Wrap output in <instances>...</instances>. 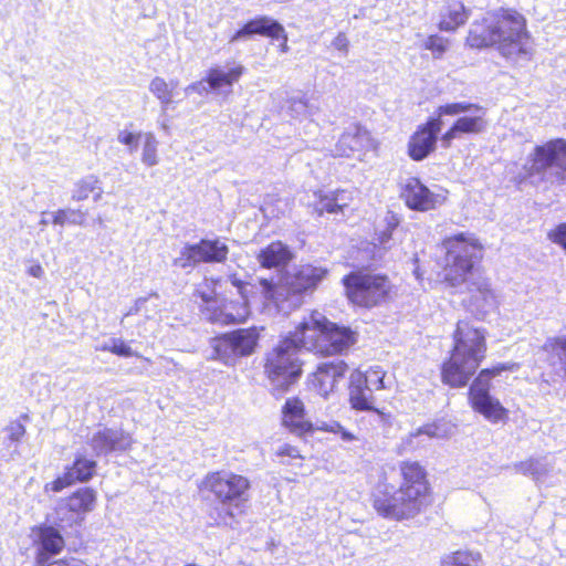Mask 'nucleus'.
Wrapping results in <instances>:
<instances>
[{
	"instance_id": "1",
	"label": "nucleus",
	"mask_w": 566,
	"mask_h": 566,
	"mask_svg": "<svg viewBox=\"0 0 566 566\" xmlns=\"http://www.w3.org/2000/svg\"><path fill=\"white\" fill-rule=\"evenodd\" d=\"M444 250L442 282L450 287L465 285L470 294L468 308L482 318L495 304V294L490 279L479 265L483 259L484 245L469 232L447 235L441 240Z\"/></svg>"
},
{
	"instance_id": "2",
	"label": "nucleus",
	"mask_w": 566,
	"mask_h": 566,
	"mask_svg": "<svg viewBox=\"0 0 566 566\" xmlns=\"http://www.w3.org/2000/svg\"><path fill=\"white\" fill-rule=\"evenodd\" d=\"M399 484L379 481L370 494L376 513L397 522L415 518L433 504L434 492L430 473L418 460L398 463Z\"/></svg>"
},
{
	"instance_id": "3",
	"label": "nucleus",
	"mask_w": 566,
	"mask_h": 566,
	"mask_svg": "<svg viewBox=\"0 0 566 566\" xmlns=\"http://www.w3.org/2000/svg\"><path fill=\"white\" fill-rule=\"evenodd\" d=\"M532 33L527 18L514 7H499L475 19L464 45L474 51L495 49L507 61L532 56Z\"/></svg>"
},
{
	"instance_id": "4",
	"label": "nucleus",
	"mask_w": 566,
	"mask_h": 566,
	"mask_svg": "<svg viewBox=\"0 0 566 566\" xmlns=\"http://www.w3.org/2000/svg\"><path fill=\"white\" fill-rule=\"evenodd\" d=\"M486 329L460 319L452 333V346L440 365L441 382L452 389L467 387L486 358Z\"/></svg>"
},
{
	"instance_id": "5",
	"label": "nucleus",
	"mask_w": 566,
	"mask_h": 566,
	"mask_svg": "<svg viewBox=\"0 0 566 566\" xmlns=\"http://www.w3.org/2000/svg\"><path fill=\"white\" fill-rule=\"evenodd\" d=\"M229 281L237 289V293L220 276L205 277L193 290V297L200 301V313L212 324L240 325L251 316L245 295L248 282L235 273L229 275Z\"/></svg>"
},
{
	"instance_id": "6",
	"label": "nucleus",
	"mask_w": 566,
	"mask_h": 566,
	"mask_svg": "<svg viewBox=\"0 0 566 566\" xmlns=\"http://www.w3.org/2000/svg\"><path fill=\"white\" fill-rule=\"evenodd\" d=\"M251 481L248 476L231 471L208 472L198 483V491L211 495L221 506L209 512L211 526H231L235 522L234 510H241L249 499Z\"/></svg>"
},
{
	"instance_id": "7",
	"label": "nucleus",
	"mask_w": 566,
	"mask_h": 566,
	"mask_svg": "<svg viewBox=\"0 0 566 566\" xmlns=\"http://www.w3.org/2000/svg\"><path fill=\"white\" fill-rule=\"evenodd\" d=\"M340 283L348 304L359 310L382 306L392 298L395 289L388 274L368 269L349 271Z\"/></svg>"
},
{
	"instance_id": "8",
	"label": "nucleus",
	"mask_w": 566,
	"mask_h": 566,
	"mask_svg": "<svg viewBox=\"0 0 566 566\" xmlns=\"http://www.w3.org/2000/svg\"><path fill=\"white\" fill-rule=\"evenodd\" d=\"M303 366L297 350L283 336L264 354L262 361L263 375L273 385V394L290 391L301 379Z\"/></svg>"
},
{
	"instance_id": "9",
	"label": "nucleus",
	"mask_w": 566,
	"mask_h": 566,
	"mask_svg": "<svg viewBox=\"0 0 566 566\" xmlns=\"http://www.w3.org/2000/svg\"><path fill=\"white\" fill-rule=\"evenodd\" d=\"M516 365L513 363H499L482 368L468 389V401L473 411L483 416L492 423L507 422L510 411L499 399L490 394L491 381L502 373L513 371Z\"/></svg>"
},
{
	"instance_id": "10",
	"label": "nucleus",
	"mask_w": 566,
	"mask_h": 566,
	"mask_svg": "<svg viewBox=\"0 0 566 566\" xmlns=\"http://www.w3.org/2000/svg\"><path fill=\"white\" fill-rule=\"evenodd\" d=\"M534 177H538L541 181H549L551 185H566L565 138H553L533 148L524 178Z\"/></svg>"
},
{
	"instance_id": "11",
	"label": "nucleus",
	"mask_w": 566,
	"mask_h": 566,
	"mask_svg": "<svg viewBox=\"0 0 566 566\" xmlns=\"http://www.w3.org/2000/svg\"><path fill=\"white\" fill-rule=\"evenodd\" d=\"M463 113H471V115L457 118L441 135L440 142L443 148H450L453 140L462 135H479L485 132L488 127L486 109L479 104L452 102L440 105L436 109V114L441 119L443 116H457Z\"/></svg>"
},
{
	"instance_id": "12",
	"label": "nucleus",
	"mask_w": 566,
	"mask_h": 566,
	"mask_svg": "<svg viewBox=\"0 0 566 566\" xmlns=\"http://www.w3.org/2000/svg\"><path fill=\"white\" fill-rule=\"evenodd\" d=\"M263 331V326H250L222 333L213 338V353L224 364H234L255 353Z\"/></svg>"
},
{
	"instance_id": "13",
	"label": "nucleus",
	"mask_w": 566,
	"mask_h": 566,
	"mask_svg": "<svg viewBox=\"0 0 566 566\" xmlns=\"http://www.w3.org/2000/svg\"><path fill=\"white\" fill-rule=\"evenodd\" d=\"M230 249L219 238L200 239L196 243H187L174 264L181 269L195 268L199 264H222L228 261Z\"/></svg>"
},
{
	"instance_id": "14",
	"label": "nucleus",
	"mask_w": 566,
	"mask_h": 566,
	"mask_svg": "<svg viewBox=\"0 0 566 566\" xmlns=\"http://www.w3.org/2000/svg\"><path fill=\"white\" fill-rule=\"evenodd\" d=\"M449 191L439 188L431 190L419 177H408L399 187V198L412 211L427 212L443 206L448 200Z\"/></svg>"
},
{
	"instance_id": "15",
	"label": "nucleus",
	"mask_w": 566,
	"mask_h": 566,
	"mask_svg": "<svg viewBox=\"0 0 566 566\" xmlns=\"http://www.w3.org/2000/svg\"><path fill=\"white\" fill-rule=\"evenodd\" d=\"M324 324L325 315L312 311L283 337L297 353L305 350L319 357Z\"/></svg>"
},
{
	"instance_id": "16",
	"label": "nucleus",
	"mask_w": 566,
	"mask_h": 566,
	"mask_svg": "<svg viewBox=\"0 0 566 566\" xmlns=\"http://www.w3.org/2000/svg\"><path fill=\"white\" fill-rule=\"evenodd\" d=\"M359 333L349 325L338 324L325 316L319 357H334L348 354L358 343Z\"/></svg>"
},
{
	"instance_id": "17",
	"label": "nucleus",
	"mask_w": 566,
	"mask_h": 566,
	"mask_svg": "<svg viewBox=\"0 0 566 566\" xmlns=\"http://www.w3.org/2000/svg\"><path fill=\"white\" fill-rule=\"evenodd\" d=\"M377 147L378 143L371 133L364 125L355 123L340 134L332 149V157L350 158L355 155L361 156L376 150Z\"/></svg>"
},
{
	"instance_id": "18",
	"label": "nucleus",
	"mask_w": 566,
	"mask_h": 566,
	"mask_svg": "<svg viewBox=\"0 0 566 566\" xmlns=\"http://www.w3.org/2000/svg\"><path fill=\"white\" fill-rule=\"evenodd\" d=\"M442 125V119L434 113V116L417 126L407 144V154L412 160L421 161L436 150Z\"/></svg>"
},
{
	"instance_id": "19",
	"label": "nucleus",
	"mask_w": 566,
	"mask_h": 566,
	"mask_svg": "<svg viewBox=\"0 0 566 566\" xmlns=\"http://www.w3.org/2000/svg\"><path fill=\"white\" fill-rule=\"evenodd\" d=\"M96 468V461L77 454L73 462L65 467L63 474L45 483L43 490L45 493H60L72 485L86 483L95 475Z\"/></svg>"
},
{
	"instance_id": "20",
	"label": "nucleus",
	"mask_w": 566,
	"mask_h": 566,
	"mask_svg": "<svg viewBox=\"0 0 566 566\" xmlns=\"http://www.w3.org/2000/svg\"><path fill=\"white\" fill-rule=\"evenodd\" d=\"M348 403L357 412L376 413L384 422L389 423L391 413L376 406L375 398L368 394L367 374L354 370L348 381Z\"/></svg>"
},
{
	"instance_id": "21",
	"label": "nucleus",
	"mask_w": 566,
	"mask_h": 566,
	"mask_svg": "<svg viewBox=\"0 0 566 566\" xmlns=\"http://www.w3.org/2000/svg\"><path fill=\"white\" fill-rule=\"evenodd\" d=\"M348 369V364L345 360L322 363L308 376V386L318 396L327 398L338 388Z\"/></svg>"
},
{
	"instance_id": "22",
	"label": "nucleus",
	"mask_w": 566,
	"mask_h": 566,
	"mask_svg": "<svg viewBox=\"0 0 566 566\" xmlns=\"http://www.w3.org/2000/svg\"><path fill=\"white\" fill-rule=\"evenodd\" d=\"M329 271L325 266L312 263L298 266L284 283L286 296H303L314 292L325 280Z\"/></svg>"
},
{
	"instance_id": "23",
	"label": "nucleus",
	"mask_w": 566,
	"mask_h": 566,
	"mask_svg": "<svg viewBox=\"0 0 566 566\" xmlns=\"http://www.w3.org/2000/svg\"><path fill=\"white\" fill-rule=\"evenodd\" d=\"M96 505L97 491L91 486H81L62 500L61 509L67 515V525L72 526L81 524Z\"/></svg>"
},
{
	"instance_id": "24",
	"label": "nucleus",
	"mask_w": 566,
	"mask_h": 566,
	"mask_svg": "<svg viewBox=\"0 0 566 566\" xmlns=\"http://www.w3.org/2000/svg\"><path fill=\"white\" fill-rule=\"evenodd\" d=\"M281 424L298 438H304L316 431L314 423L307 418L304 401L297 396L287 398L283 403Z\"/></svg>"
},
{
	"instance_id": "25",
	"label": "nucleus",
	"mask_w": 566,
	"mask_h": 566,
	"mask_svg": "<svg viewBox=\"0 0 566 566\" xmlns=\"http://www.w3.org/2000/svg\"><path fill=\"white\" fill-rule=\"evenodd\" d=\"M38 536V549L34 563H45L59 555L65 547V541L57 528L52 525H39L32 528Z\"/></svg>"
},
{
	"instance_id": "26",
	"label": "nucleus",
	"mask_w": 566,
	"mask_h": 566,
	"mask_svg": "<svg viewBox=\"0 0 566 566\" xmlns=\"http://www.w3.org/2000/svg\"><path fill=\"white\" fill-rule=\"evenodd\" d=\"M245 73V67L242 64H234L228 71H223L219 66L210 67L206 76L192 85L197 90L202 83H207L208 88L216 93L232 91V86L240 81Z\"/></svg>"
},
{
	"instance_id": "27",
	"label": "nucleus",
	"mask_w": 566,
	"mask_h": 566,
	"mask_svg": "<svg viewBox=\"0 0 566 566\" xmlns=\"http://www.w3.org/2000/svg\"><path fill=\"white\" fill-rule=\"evenodd\" d=\"M282 32V24L268 17L256 15L242 24L231 38V41L251 38L253 35L265 36L272 41L277 38Z\"/></svg>"
},
{
	"instance_id": "28",
	"label": "nucleus",
	"mask_w": 566,
	"mask_h": 566,
	"mask_svg": "<svg viewBox=\"0 0 566 566\" xmlns=\"http://www.w3.org/2000/svg\"><path fill=\"white\" fill-rule=\"evenodd\" d=\"M293 259V251L281 240L270 242L256 254L260 266L266 270L285 268Z\"/></svg>"
},
{
	"instance_id": "29",
	"label": "nucleus",
	"mask_w": 566,
	"mask_h": 566,
	"mask_svg": "<svg viewBox=\"0 0 566 566\" xmlns=\"http://www.w3.org/2000/svg\"><path fill=\"white\" fill-rule=\"evenodd\" d=\"M471 17V9L461 0H450L440 14L438 29L444 32H455L464 27Z\"/></svg>"
},
{
	"instance_id": "30",
	"label": "nucleus",
	"mask_w": 566,
	"mask_h": 566,
	"mask_svg": "<svg viewBox=\"0 0 566 566\" xmlns=\"http://www.w3.org/2000/svg\"><path fill=\"white\" fill-rule=\"evenodd\" d=\"M129 446V437L122 430L103 429L92 438V448L96 454L125 451Z\"/></svg>"
},
{
	"instance_id": "31",
	"label": "nucleus",
	"mask_w": 566,
	"mask_h": 566,
	"mask_svg": "<svg viewBox=\"0 0 566 566\" xmlns=\"http://www.w3.org/2000/svg\"><path fill=\"white\" fill-rule=\"evenodd\" d=\"M347 191L345 189H336L329 192L317 190L314 192L316 198L315 211L318 216L324 213L337 214L344 212L348 207Z\"/></svg>"
},
{
	"instance_id": "32",
	"label": "nucleus",
	"mask_w": 566,
	"mask_h": 566,
	"mask_svg": "<svg viewBox=\"0 0 566 566\" xmlns=\"http://www.w3.org/2000/svg\"><path fill=\"white\" fill-rule=\"evenodd\" d=\"M103 192L99 178L96 175H87L74 184L71 199L80 202L87 200L92 196L94 201H98L102 199Z\"/></svg>"
},
{
	"instance_id": "33",
	"label": "nucleus",
	"mask_w": 566,
	"mask_h": 566,
	"mask_svg": "<svg viewBox=\"0 0 566 566\" xmlns=\"http://www.w3.org/2000/svg\"><path fill=\"white\" fill-rule=\"evenodd\" d=\"M440 566H482V557L480 553L459 549L446 555Z\"/></svg>"
},
{
	"instance_id": "34",
	"label": "nucleus",
	"mask_w": 566,
	"mask_h": 566,
	"mask_svg": "<svg viewBox=\"0 0 566 566\" xmlns=\"http://www.w3.org/2000/svg\"><path fill=\"white\" fill-rule=\"evenodd\" d=\"M274 457L276 459V463L281 465L295 464L302 467L305 461V457L302 454L301 450L296 446L290 443H284L279 447L274 452Z\"/></svg>"
},
{
	"instance_id": "35",
	"label": "nucleus",
	"mask_w": 566,
	"mask_h": 566,
	"mask_svg": "<svg viewBox=\"0 0 566 566\" xmlns=\"http://www.w3.org/2000/svg\"><path fill=\"white\" fill-rule=\"evenodd\" d=\"M449 40L440 34H430L422 43V48L431 52L434 59H442L449 49Z\"/></svg>"
},
{
	"instance_id": "36",
	"label": "nucleus",
	"mask_w": 566,
	"mask_h": 566,
	"mask_svg": "<svg viewBox=\"0 0 566 566\" xmlns=\"http://www.w3.org/2000/svg\"><path fill=\"white\" fill-rule=\"evenodd\" d=\"M157 146L158 142L153 133L144 134L142 160L145 165L151 167L158 164Z\"/></svg>"
},
{
	"instance_id": "37",
	"label": "nucleus",
	"mask_w": 566,
	"mask_h": 566,
	"mask_svg": "<svg viewBox=\"0 0 566 566\" xmlns=\"http://www.w3.org/2000/svg\"><path fill=\"white\" fill-rule=\"evenodd\" d=\"M150 92L161 102V104H169L172 98V87L169 83L159 76L151 80L149 84Z\"/></svg>"
},
{
	"instance_id": "38",
	"label": "nucleus",
	"mask_w": 566,
	"mask_h": 566,
	"mask_svg": "<svg viewBox=\"0 0 566 566\" xmlns=\"http://www.w3.org/2000/svg\"><path fill=\"white\" fill-rule=\"evenodd\" d=\"M399 224V217L395 212L388 211L386 214V230L381 231L377 238L380 245H385L391 240L392 233Z\"/></svg>"
},
{
	"instance_id": "39",
	"label": "nucleus",
	"mask_w": 566,
	"mask_h": 566,
	"mask_svg": "<svg viewBox=\"0 0 566 566\" xmlns=\"http://www.w3.org/2000/svg\"><path fill=\"white\" fill-rule=\"evenodd\" d=\"M99 350L102 352H108L111 354H114L119 357H132L134 356V352L130 348V346L120 338H114L112 339V343L109 345H102L99 347Z\"/></svg>"
},
{
	"instance_id": "40",
	"label": "nucleus",
	"mask_w": 566,
	"mask_h": 566,
	"mask_svg": "<svg viewBox=\"0 0 566 566\" xmlns=\"http://www.w3.org/2000/svg\"><path fill=\"white\" fill-rule=\"evenodd\" d=\"M547 238L553 243L563 248L566 253V222L557 224L547 232Z\"/></svg>"
},
{
	"instance_id": "41",
	"label": "nucleus",
	"mask_w": 566,
	"mask_h": 566,
	"mask_svg": "<svg viewBox=\"0 0 566 566\" xmlns=\"http://www.w3.org/2000/svg\"><path fill=\"white\" fill-rule=\"evenodd\" d=\"M317 429L325 432L338 433L344 441L356 440V436L346 430L339 422H334L333 424H323Z\"/></svg>"
},
{
	"instance_id": "42",
	"label": "nucleus",
	"mask_w": 566,
	"mask_h": 566,
	"mask_svg": "<svg viewBox=\"0 0 566 566\" xmlns=\"http://www.w3.org/2000/svg\"><path fill=\"white\" fill-rule=\"evenodd\" d=\"M140 138L144 139V135L140 133L122 130L118 134V142L123 145L128 146L130 150H135L137 148Z\"/></svg>"
},
{
	"instance_id": "43",
	"label": "nucleus",
	"mask_w": 566,
	"mask_h": 566,
	"mask_svg": "<svg viewBox=\"0 0 566 566\" xmlns=\"http://www.w3.org/2000/svg\"><path fill=\"white\" fill-rule=\"evenodd\" d=\"M6 430L9 440L12 442H19L25 434V427L20 421L11 422Z\"/></svg>"
},
{
	"instance_id": "44",
	"label": "nucleus",
	"mask_w": 566,
	"mask_h": 566,
	"mask_svg": "<svg viewBox=\"0 0 566 566\" xmlns=\"http://www.w3.org/2000/svg\"><path fill=\"white\" fill-rule=\"evenodd\" d=\"M332 45L335 50L347 54L349 50V41L345 32H339L332 41Z\"/></svg>"
},
{
	"instance_id": "45",
	"label": "nucleus",
	"mask_w": 566,
	"mask_h": 566,
	"mask_svg": "<svg viewBox=\"0 0 566 566\" xmlns=\"http://www.w3.org/2000/svg\"><path fill=\"white\" fill-rule=\"evenodd\" d=\"M69 210V217H70V223L71 224H78L83 226L86 222L88 211L82 210V209H67Z\"/></svg>"
},
{
	"instance_id": "46",
	"label": "nucleus",
	"mask_w": 566,
	"mask_h": 566,
	"mask_svg": "<svg viewBox=\"0 0 566 566\" xmlns=\"http://www.w3.org/2000/svg\"><path fill=\"white\" fill-rule=\"evenodd\" d=\"M77 558L62 557L57 559H46L45 563H34L35 566H75Z\"/></svg>"
},
{
	"instance_id": "47",
	"label": "nucleus",
	"mask_w": 566,
	"mask_h": 566,
	"mask_svg": "<svg viewBox=\"0 0 566 566\" xmlns=\"http://www.w3.org/2000/svg\"><path fill=\"white\" fill-rule=\"evenodd\" d=\"M367 374L370 377H374L376 380L375 389L376 390H382L386 388L384 378L386 376V373L380 367H373L370 368Z\"/></svg>"
},
{
	"instance_id": "48",
	"label": "nucleus",
	"mask_w": 566,
	"mask_h": 566,
	"mask_svg": "<svg viewBox=\"0 0 566 566\" xmlns=\"http://www.w3.org/2000/svg\"><path fill=\"white\" fill-rule=\"evenodd\" d=\"M52 222L56 226H65V224H71L70 223V217H69V210L67 209H59L57 211H55V213L53 214V219H52Z\"/></svg>"
},
{
	"instance_id": "49",
	"label": "nucleus",
	"mask_w": 566,
	"mask_h": 566,
	"mask_svg": "<svg viewBox=\"0 0 566 566\" xmlns=\"http://www.w3.org/2000/svg\"><path fill=\"white\" fill-rule=\"evenodd\" d=\"M280 41V52L282 53H286L289 52L290 50V46H289V38H287V33L284 29V27L282 25V32L281 34L277 36V38H274V41Z\"/></svg>"
},
{
	"instance_id": "50",
	"label": "nucleus",
	"mask_w": 566,
	"mask_h": 566,
	"mask_svg": "<svg viewBox=\"0 0 566 566\" xmlns=\"http://www.w3.org/2000/svg\"><path fill=\"white\" fill-rule=\"evenodd\" d=\"M520 468L523 472H536L537 471V461L534 459H528L524 462H521Z\"/></svg>"
},
{
	"instance_id": "51",
	"label": "nucleus",
	"mask_w": 566,
	"mask_h": 566,
	"mask_svg": "<svg viewBox=\"0 0 566 566\" xmlns=\"http://www.w3.org/2000/svg\"><path fill=\"white\" fill-rule=\"evenodd\" d=\"M43 273H44V271L40 263L31 264L28 268V274L33 277L40 279L43 276Z\"/></svg>"
},
{
	"instance_id": "52",
	"label": "nucleus",
	"mask_w": 566,
	"mask_h": 566,
	"mask_svg": "<svg viewBox=\"0 0 566 566\" xmlns=\"http://www.w3.org/2000/svg\"><path fill=\"white\" fill-rule=\"evenodd\" d=\"M261 285L263 287H265V289H269V290L272 289V286H273L272 283L270 281H268V280H262L261 281Z\"/></svg>"
},
{
	"instance_id": "53",
	"label": "nucleus",
	"mask_w": 566,
	"mask_h": 566,
	"mask_svg": "<svg viewBox=\"0 0 566 566\" xmlns=\"http://www.w3.org/2000/svg\"><path fill=\"white\" fill-rule=\"evenodd\" d=\"M75 566H90L88 564H86L85 562L81 560V559H77L76 562V565Z\"/></svg>"
}]
</instances>
